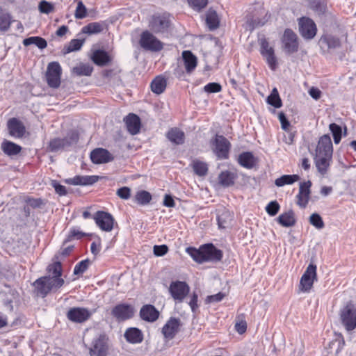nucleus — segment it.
Wrapping results in <instances>:
<instances>
[{"label":"nucleus","mask_w":356,"mask_h":356,"mask_svg":"<svg viewBox=\"0 0 356 356\" xmlns=\"http://www.w3.org/2000/svg\"><path fill=\"white\" fill-rule=\"evenodd\" d=\"M189 6L196 11L200 12L204 8L209 2V0H187Z\"/></svg>","instance_id":"nucleus-49"},{"label":"nucleus","mask_w":356,"mask_h":356,"mask_svg":"<svg viewBox=\"0 0 356 356\" xmlns=\"http://www.w3.org/2000/svg\"><path fill=\"white\" fill-rule=\"evenodd\" d=\"M267 102L275 108H280L282 106V101L280 96L270 95L267 98Z\"/></svg>","instance_id":"nucleus-58"},{"label":"nucleus","mask_w":356,"mask_h":356,"mask_svg":"<svg viewBox=\"0 0 356 356\" xmlns=\"http://www.w3.org/2000/svg\"><path fill=\"white\" fill-rule=\"evenodd\" d=\"M49 276H44L49 291L61 287L64 284V280L60 278L62 273L61 264L59 261L54 262L47 267Z\"/></svg>","instance_id":"nucleus-2"},{"label":"nucleus","mask_w":356,"mask_h":356,"mask_svg":"<svg viewBox=\"0 0 356 356\" xmlns=\"http://www.w3.org/2000/svg\"><path fill=\"white\" fill-rule=\"evenodd\" d=\"M166 138L175 145H182L184 143L185 134L184 131L177 127L171 128L166 133Z\"/></svg>","instance_id":"nucleus-28"},{"label":"nucleus","mask_w":356,"mask_h":356,"mask_svg":"<svg viewBox=\"0 0 356 356\" xmlns=\"http://www.w3.org/2000/svg\"><path fill=\"white\" fill-rule=\"evenodd\" d=\"M312 8L313 10H314L315 11H316L319 13L324 12V10L325 9L324 3L321 0L314 1L313 2V3L312 4Z\"/></svg>","instance_id":"nucleus-64"},{"label":"nucleus","mask_w":356,"mask_h":356,"mask_svg":"<svg viewBox=\"0 0 356 356\" xmlns=\"http://www.w3.org/2000/svg\"><path fill=\"white\" fill-rule=\"evenodd\" d=\"M139 43L145 50L159 51L163 49L162 42L148 31L141 33Z\"/></svg>","instance_id":"nucleus-8"},{"label":"nucleus","mask_w":356,"mask_h":356,"mask_svg":"<svg viewBox=\"0 0 356 356\" xmlns=\"http://www.w3.org/2000/svg\"><path fill=\"white\" fill-rule=\"evenodd\" d=\"M66 316L70 321L81 323L87 321L91 313L86 308L72 307L68 310Z\"/></svg>","instance_id":"nucleus-16"},{"label":"nucleus","mask_w":356,"mask_h":356,"mask_svg":"<svg viewBox=\"0 0 356 356\" xmlns=\"http://www.w3.org/2000/svg\"><path fill=\"white\" fill-rule=\"evenodd\" d=\"M1 148L5 154L10 156L18 154L22 150V147L19 145L6 140L3 141Z\"/></svg>","instance_id":"nucleus-31"},{"label":"nucleus","mask_w":356,"mask_h":356,"mask_svg":"<svg viewBox=\"0 0 356 356\" xmlns=\"http://www.w3.org/2000/svg\"><path fill=\"white\" fill-rule=\"evenodd\" d=\"M94 220L97 225L103 231L111 232L113 228L114 218L111 214L105 211H97Z\"/></svg>","instance_id":"nucleus-14"},{"label":"nucleus","mask_w":356,"mask_h":356,"mask_svg":"<svg viewBox=\"0 0 356 356\" xmlns=\"http://www.w3.org/2000/svg\"><path fill=\"white\" fill-rule=\"evenodd\" d=\"M134 198L139 204L146 205L152 200V195L146 191H140L136 193Z\"/></svg>","instance_id":"nucleus-43"},{"label":"nucleus","mask_w":356,"mask_h":356,"mask_svg":"<svg viewBox=\"0 0 356 356\" xmlns=\"http://www.w3.org/2000/svg\"><path fill=\"white\" fill-rule=\"evenodd\" d=\"M225 296V293L219 292L215 295H211L207 296L206 302L207 303L218 302H220L224 298Z\"/></svg>","instance_id":"nucleus-62"},{"label":"nucleus","mask_w":356,"mask_h":356,"mask_svg":"<svg viewBox=\"0 0 356 356\" xmlns=\"http://www.w3.org/2000/svg\"><path fill=\"white\" fill-rule=\"evenodd\" d=\"M92 70V67L88 64H80L73 67L72 72L78 76H90Z\"/></svg>","instance_id":"nucleus-44"},{"label":"nucleus","mask_w":356,"mask_h":356,"mask_svg":"<svg viewBox=\"0 0 356 356\" xmlns=\"http://www.w3.org/2000/svg\"><path fill=\"white\" fill-rule=\"evenodd\" d=\"M300 179V177L298 175H284L277 178L275 181V184L277 187H282L285 185L293 184L296 181Z\"/></svg>","instance_id":"nucleus-36"},{"label":"nucleus","mask_w":356,"mask_h":356,"mask_svg":"<svg viewBox=\"0 0 356 356\" xmlns=\"http://www.w3.org/2000/svg\"><path fill=\"white\" fill-rule=\"evenodd\" d=\"M193 169L195 173L199 176H204L208 172L207 164L198 160L193 161Z\"/></svg>","instance_id":"nucleus-45"},{"label":"nucleus","mask_w":356,"mask_h":356,"mask_svg":"<svg viewBox=\"0 0 356 356\" xmlns=\"http://www.w3.org/2000/svg\"><path fill=\"white\" fill-rule=\"evenodd\" d=\"M278 119L280 122L282 129L284 131L289 130L290 122L287 120L285 114L282 112L279 113Z\"/></svg>","instance_id":"nucleus-61"},{"label":"nucleus","mask_w":356,"mask_h":356,"mask_svg":"<svg viewBox=\"0 0 356 356\" xmlns=\"http://www.w3.org/2000/svg\"><path fill=\"white\" fill-rule=\"evenodd\" d=\"M280 209V205L277 201H272L266 207V212L271 216H275Z\"/></svg>","instance_id":"nucleus-55"},{"label":"nucleus","mask_w":356,"mask_h":356,"mask_svg":"<svg viewBox=\"0 0 356 356\" xmlns=\"http://www.w3.org/2000/svg\"><path fill=\"white\" fill-rule=\"evenodd\" d=\"M23 44L26 47L29 46L31 44H34L39 49H43L47 47V42L44 38L41 37L32 36L24 39L23 40Z\"/></svg>","instance_id":"nucleus-37"},{"label":"nucleus","mask_w":356,"mask_h":356,"mask_svg":"<svg viewBox=\"0 0 356 356\" xmlns=\"http://www.w3.org/2000/svg\"><path fill=\"white\" fill-rule=\"evenodd\" d=\"M62 70L58 62H51L47 66L46 78L51 88H57L60 84Z\"/></svg>","instance_id":"nucleus-11"},{"label":"nucleus","mask_w":356,"mask_h":356,"mask_svg":"<svg viewBox=\"0 0 356 356\" xmlns=\"http://www.w3.org/2000/svg\"><path fill=\"white\" fill-rule=\"evenodd\" d=\"M186 251L193 259L194 261L198 263L204 262L203 246L201 247L199 250L195 248L189 247L186 248Z\"/></svg>","instance_id":"nucleus-42"},{"label":"nucleus","mask_w":356,"mask_h":356,"mask_svg":"<svg viewBox=\"0 0 356 356\" xmlns=\"http://www.w3.org/2000/svg\"><path fill=\"white\" fill-rule=\"evenodd\" d=\"M309 222L316 229H323L325 226L321 216L316 213H312L309 217Z\"/></svg>","instance_id":"nucleus-48"},{"label":"nucleus","mask_w":356,"mask_h":356,"mask_svg":"<svg viewBox=\"0 0 356 356\" xmlns=\"http://www.w3.org/2000/svg\"><path fill=\"white\" fill-rule=\"evenodd\" d=\"M318 44L323 54L331 53L341 47L339 37L332 34H323L319 39Z\"/></svg>","instance_id":"nucleus-7"},{"label":"nucleus","mask_w":356,"mask_h":356,"mask_svg":"<svg viewBox=\"0 0 356 356\" xmlns=\"http://www.w3.org/2000/svg\"><path fill=\"white\" fill-rule=\"evenodd\" d=\"M51 186L54 188L55 191L57 194L60 195H65L67 194L66 188L64 186L60 184L56 181H53L51 182Z\"/></svg>","instance_id":"nucleus-63"},{"label":"nucleus","mask_w":356,"mask_h":356,"mask_svg":"<svg viewBox=\"0 0 356 356\" xmlns=\"http://www.w3.org/2000/svg\"><path fill=\"white\" fill-rule=\"evenodd\" d=\"M204 262L219 261L222 258V252L217 249L213 244L203 245Z\"/></svg>","instance_id":"nucleus-21"},{"label":"nucleus","mask_w":356,"mask_h":356,"mask_svg":"<svg viewBox=\"0 0 356 356\" xmlns=\"http://www.w3.org/2000/svg\"><path fill=\"white\" fill-rule=\"evenodd\" d=\"M128 131L131 135L137 134L140 129V120L138 115L129 113L124 119Z\"/></svg>","instance_id":"nucleus-24"},{"label":"nucleus","mask_w":356,"mask_h":356,"mask_svg":"<svg viewBox=\"0 0 356 356\" xmlns=\"http://www.w3.org/2000/svg\"><path fill=\"white\" fill-rule=\"evenodd\" d=\"M284 49L289 54L296 52L298 49V38L296 34L291 29L284 31L282 38Z\"/></svg>","instance_id":"nucleus-15"},{"label":"nucleus","mask_w":356,"mask_h":356,"mask_svg":"<svg viewBox=\"0 0 356 356\" xmlns=\"http://www.w3.org/2000/svg\"><path fill=\"white\" fill-rule=\"evenodd\" d=\"M38 10L41 13L49 14L54 10V5L45 0H42L39 3Z\"/></svg>","instance_id":"nucleus-50"},{"label":"nucleus","mask_w":356,"mask_h":356,"mask_svg":"<svg viewBox=\"0 0 356 356\" xmlns=\"http://www.w3.org/2000/svg\"><path fill=\"white\" fill-rule=\"evenodd\" d=\"M87 8L81 1L77 3V6L75 10L74 17L76 19H81L86 17Z\"/></svg>","instance_id":"nucleus-51"},{"label":"nucleus","mask_w":356,"mask_h":356,"mask_svg":"<svg viewBox=\"0 0 356 356\" xmlns=\"http://www.w3.org/2000/svg\"><path fill=\"white\" fill-rule=\"evenodd\" d=\"M333 145L328 134L321 136L316 145L314 160L315 166L322 176L327 174L332 163Z\"/></svg>","instance_id":"nucleus-1"},{"label":"nucleus","mask_w":356,"mask_h":356,"mask_svg":"<svg viewBox=\"0 0 356 356\" xmlns=\"http://www.w3.org/2000/svg\"><path fill=\"white\" fill-rule=\"evenodd\" d=\"M33 286L37 290L38 294H40L43 297L47 296L50 291L49 287L47 285L45 278L44 277H42L36 280L33 283Z\"/></svg>","instance_id":"nucleus-39"},{"label":"nucleus","mask_w":356,"mask_h":356,"mask_svg":"<svg viewBox=\"0 0 356 356\" xmlns=\"http://www.w3.org/2000/svg\"><path fill=\"white\" fill-rule=\"evenodd\" d=\"M78 140V135L75 132L69 133L65 138H54L50 140L48 149L52 152H57L66 147L76 143Z\"/></svg>","instance_id":"nucleus-5"},{"label":"nucleus","mask_w":356,"mask_h":356,"mask_svg":"<svg viewBox=\"0 0 356 356\" xmlns=\"http://www.w3.org/2000/svg\"><path fill=\"white\" fill-rule=\"evenodd\" d=\"M105 25L104 22H91L82 28L81 33L88 35L97 34L103 31Z\"/></svg>","instance_id":"nucleus-33"},{"label":"nucleus","mask_w":356,"mask_h":356,"mask_svg":"<svg viewBox=\"0 0 356 356\" xmlns=\"http://www.w3.org/2000/svg\"><path fill=\"white\" fill-rule=\"evenodd\" d=\"M316 279V266L309 264L301 277L299 289L304 293L309 292Z\"/></svg>","instance_id":"nucleus-6"},{"label":"nucleus","mask_w":356,"mask_h":356,"mask_svg":"<svg viewBox=\"0 0 356 356\" xmlns=\"http://www.w3.org/2000/svg\"><path fill=\"white\" fill-rule=\"evenodd\" d=\"M13 22H15L13 20ZM13 22L11 15L9 13L0 15V31H7Z\"/></svg>","instance_id":"nucleus-46"},{"label":"nucleus","mask_w":356,"mask_h":356,"mask_svg":"<svg viewBox=\"0 0 356 356\" xmlns=\"http://www.w3.org/2000/svg\"><path fill=\"white\" fill-rule=\"evenodd\" d=\"M124 337L131 343H140L143 339L142 332L136 327L128 328L124 333Z\"/></svg>","instance_id":"nucleus-30"},{"label":"nucleus","mask_w":356,"mask_h":356,"mask_svg":"<svg viewBox=\"0 0 356 356\" xmlns=\"http://www.w3.org/2000/svg\"><path fill=\"white\" fill-rule=\"evenodd\" d=\"M154 254L157 257H161L165 255L168 251V248L166 245H154Z\"/></svg>","instance_id":"nucleus-60"},{"label":"nucleus","mask_w":356,"mask_h":356,"mask_svg":"<svg viewBox=\"0 0 356 356\" xmlns=\"http://www.w3.org/2000/svg\"><path fill=\"white\" fill-rule=\"evenodd\" d=\"M181 325L180 320L176 318H170L162 328V333L165 338L172 339L179 332Z\"/></svg>","instance_id":"nucleus-20"},{"label":"nucleus","mask_w":356,"mask_h":356,"mask_svg":"<svg viewBox=\"0 0 356 356\" xmlns=\"http://www.w3.org/2000/svg\"><path fill=\"white\" fill-rule=\"evenodd\" d=\"M90 261L88 259L82 260L76 264L74 268V275H80L83 273L88 268Z\"/></svg>","instance_id":"nucleus-53"},{"label":"nucleus","mask_w":356,"mask_h":356,"mask_svg":"<svg viewBox=\"0 0 356 356\" xmlns=\"http://www.w3.org/2000/svg\"><path fill=\"white\" fill-rule=\"evenodd\" d=\"M211 145L213 152L218 159H228L231 144L225 137L216 135L215 138L211 140Z\"/></svg>","instance_id":"nucleus-3"},{"label":"nucleus","mask_w":356,"mask_h":356,"mask_svg":"<svg viewBox=\"0 0 356 356\" xmlns=\"http://www.w3.org/2000/svg\"><path fill=\"white\" fill-rule=\"evenodd\" d=\"M216 218L220 228H227L233 220V213L224 207L218 208L216 210Z\"/></svg>","instance_id":"nucleus-23"},{"label":"nucleus","mask_w":356,"mask_h":356,"mask_svg":"<svg viewBox=\"0 0 356 356\" xmlns=\"http://www.w3.org/2000/svg\"><path fill=\"white\" fill-rule=\"evenodd\" d=\"M299 31L300 35L307 40L314 38L317 32V28L314 22L306 17L299 19Z\"/></svg>","instance_id":"nucleus-13"},{"label":"nucleus","mask_w":356,"mask_h":356,"mask_svg":"<svg viewBox=\"0 0 356 356\" xmlns=\"http://www.w3.org/2000/svg\"><path fill=\"white\" fill-rule=\"evenodd\" d=\"M113 159L110 152L103 148H97L90 153V159L95 164L108 163L112 161Z\"/></svg>","instance_id":"nucleus-22"},{"label":"nucleus","mask_w":356,"mask_h":356,"mask_svg":"<svg viewBox=\"0 0 356 356\" xmlns=\"http://www.w3.org/2000/svg\"><path fill=\"white\" fill-rule=\"evenodd\" d=\"M159 313L156 309L151 305L143 306L140 311V316L144 321L154 322L159 317Z\"/></svg>","instance_id":"nucleus-26"},{"label":"nucleus","mask_w":356,"mask_h":356,"mask_svg":"<svg viewBox=\"0 0 356 356\" xmlns=\"http://www.w3.org/2000/svg\"><path fill=\"white\" fill-rule=\"evenodd\" d=\"M116 195L122 200H128L131 196V189L129 187H121L116 191Z\"/></svg>","instance_id":"nucleus-57"},{"label":"nucleus","mask_w":356,"mask_h":356,"mask_svg":"<svg viewBox=\"0 0 356 356\" xmlns=\"http://www.w3.org/2000/svg\"><path fill=\"white\" fill-rule=\"evenodd\" d=\"M206 22L210 30H214L219 26V19L217 13L213 10H209L206 14Z\"/></svg>","instance_id":"nucleus-38"},{"label":"nucleus","mask_w":356,"mask_h":356,"mask_svg":"<svg viewBox=\"0 0 356 356\" xmlns=\"http://www.w3.org/2000/svg\"><path fill=\"white\" fill-rule=\"evenodd\" d=\"M189 291V286L186 282L182 281H173L169 286V292L171 296L178 302H183Z\"/></svg>","instance_id":"nucleus-10"},{"label":"nucleus","mask_w":356,"mask_h":356,"mask_svg":"<svg viewBox=\"0 0 356 356\" xmlns=\"http://www.w3.org/2000/svg\"><path fill=\"white\" fill-rule=\"evenodd\" d=\"M278 222L283 227H292L296 223L294 213L292 211H289L279 216L277 218Z\"/></svg>","instance_id":"nucleus-35"},{"label":"nucleus","mask_w":356,"mask_h":356,"mask_svg":"<svg viewBox=\"0 0 356 356\" xmlns=\"http://www.w3.org/2000/svg\"><path fill=\"white\" fill-rule=\"evenodd\" d=\"M330 130L332 134L334 141L336 144H338L341 139V128L339 125L332 123L330 124Z\"/></svg>","instance_id":"nucleus-47"},{"label":"nucleus","mask_w":356,"mask_h":356,"mask_svg":"<svg viewBox=\"0 0 356 356\" xmlns=\"http://www.w3.org/2000/svg\"><path fill=\"white\" fill-rule=\"evenodd\" d=\"M340 318L342 325L348 331L356 327V307L352 303H348L341 309Z\"/></svg>","instance_id":"nucleus-4"},{"label":"nucleus","mask_w":356,"mask_h":356,"mask_svg":"<svg viewBox=\"0 0 356 356\" xmlns=\"http://www.w3.org/2000/svg\"><path fill=\"white\" fill-rule=\"evenodd\" d=\"M98 177L95 175L75 176L73 178L67 179L65 182L70 185L88 186L96 183Z\"/></svg>","instance_id":"nucleus-25"},{"label":"nucleus","mask_w":356,"mask_h":356,"mask_svg":"<svg viewBox=\"0 0 356 356\" xmlns=\"http://www.w3.org/2000/svg\"><path fill=\"white\" fill-rule=\"evenodd\" d=\"M108 350V337L101 334L93 339L89 353L90 356H107Z\"/></svg>","instance_id":"nucleus-12"},{"label":"nucleus","mask_w":356,"mask_h":356,"mask_svg":"<svg viewBox=\"0 0 356 356\" xmlns=\"http://www.w3.org/2000/svg\"><path fill=\"white\" fill-rule=\"evenodd\" d=\"M84 40H79V39H73L72 40L69 44L64 47L63 48V54H69L72 51H78L79 50L83 44Z\"/></svg>","instance_id":"nucleus-41"},{"label":"nucleus","mask_w":356,"mask_h":356,"mask_svg":"<svg viewBox=\"0 0 356 356\" xmlns=\"http://www.w3.org/2000/svg\"><path fill=\"white\" fill-rule=\"evenodd\" d=\"M238 163L247 169H251L257 164V159L250 152H243L238 157Z\"/></svg>","instance_id":"nucleus-29"},{"label":"nucleus","mask_w":356,"mask_h":356,"mask_svg":"<svg viewBox=\"0 0 356 356\" xmlns=\"http://www.w3.org/2000/svg\"><path fill=\"white\" fill-rule=\"evenodd\" d=\"M150 29L157 34H166L170 26L169 18L165 15H153L149 20Z\"/></svg>","instance_id":"nucleus-9"},{"label":"nucleus","mask_w":356,"mask_h":356,"mask_svg":"<svg viewBox=\"0 0 356 356\" xmlns=\"http://www.w3.org/2000/svg\"><path fill=\"white\" fill-rule=\"evenodd\" d=\"M112 315L119 321L131 318L134 314L133 307L127 304L116 305L111 312Z\"/></svg>","instance_id":"nucleus-17"},{"label":"nucleus","mask_w":356,"mask_h":356,"mask_svg":"<svg viewBox=\"0 0 356 356\" xmlns=\"http://www.w3.org/2000/svg\"><path fill=\"white\" fill-rule=\"evenodd\" d=\"M167 86L166 79L162 76H157L155 77L151 83L152 91L157 95L163 93Z\"/></svg>","instance_id":"nucleus-32"},{"label":"nucleus","mask_w":356,"mask_h":356,"mask_svg":"<svg viewBox=\"0 0 356 356\" xmlns=\"http://www.w3.org/2000/svg\"><path fill=\"white\" fill-rule=\"evenodd\" d=\"M85 233L78 230L76 228H72L70 229V233L67 236V238L64 241V245L67 242L74 238L79 239L81 238L83 236H85Z\"/></svg>","instance_id":"nucleus-56"},{"label":"nucleus","mask_w":356,"mask_h":356,"mask_svg":"<svg viewBox=\"0 0 356 356\" xmlns=\"http://www.w3.org/2000/svg\"><path fill=\"white\" fill-rule=\"evenodd\" d=\"M182 58L186 72L191 73L194 71L197 64V57L190 51H184Z\"/></svg>","instance_id":"nucleus-27"},{"label":"nucleus","mask_w":356,"mask_h":356,"mask_svg":"<svg viewBox=\"0 0 356 356\" xmlns=\"http://www.w3.org/2000/svg\"><path fill=\"white\" fill-rule=\"evenodd\" d=\"M263 57L265 58L269 67L272 70H275L277 65V60L275 54H271V55H267Z\"/></svg>","instance_id":"nucleus-59"},{"label":"nucleus","mask_w":356,"mask_h":356,"mask_svg":"<svg viewBox=\"0 0 356 356\" xmlns=\"http://www.w3.org/2000/svg\"><path fill=\"white\" fill-rule=\"evenodd\" d=\"M260 44V52L263 56L271 55V54H275L273 47L269 45L268 42L265 38L261 40Z\"/></svg>","instance_id":"nucleus-52"},{"label":"nucleus","mask_w":356,"mask_h":356,"mask_svg":"<svg viewBox=\"0 0 356 356\" xmlns=\"http://www.w3.org/2000/svg\"><path fill=\"white\" fill-rule=\"evenodd\" d=\"M219 183L225 187L232 186L234 184L235 175L234 173L229 171L222 172L218 177Z\"/></svg>","instance_id":"nucleus-40"},{"label":"nucleus","mask_w":356,"mask_h":356,"mask_svg":"<svg viewBox=\"0 0 356 356\" xmlns=\"http://www.w3.org/2000/svg\"><path fill=\"white\" fill-rule=\"evenodd\" d=\"M222 90L221 86L215 82L209 83L204 87V90L207 93H216L220 92Z\"/></svg>","instance_id":"nucleus-54"},{"label":"nucleus","mask_w":356,"mask_h":356,"mask_svg":"<svg viewBox=\"0 0 356 356\" xmlns=\"http://www.w3.org/2000/svg\"><path fill=\"white\" fill-rule=\"evenodd\" d=\"M312 183L310 181L300 183L299 193L297 195V204L301 208H305L308 204L310 195V187Z\"/></svg>","instance_id":"nucleus-19"},{"label":"nucleus","mask_w":356,"mask_h":356,"mask_svg":"<svg viewBox=\"0 0 356 356\" xmlns=\"http://www.w3.org/2000/svg\"><path fill=\"white\" fill-rule=\"evenodd\" d=\"M92 60L96 65L104 66L109 63L110 58L106 51L103 50H96L92 54Z\"/></svg>","instance_id":"nucleus-34"},{"label":"nucleus","mask_w":356,"mask_h":356,"mask_svg":"<svg viewBox=\"0 0 356 356\" xmlns=\"http://www.w3.org/2000/svg\"><path fill=\"white\" fill-rule=\"evenodd\" d=\"M9 134L16 138H22L26 129L24 124L15 118H10L7 122Z\"/></svg>","instance_id":"nucleus-18"}]
</instances>
